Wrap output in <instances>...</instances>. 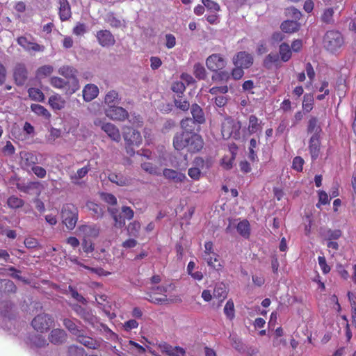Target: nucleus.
I'll return each mask as SVG.
<instances>
[{
    "label": "nucleus",
    "mask_w": 356,
    "mask_h": 356,
    "mask_svg": "<svg viewBox=\"0 0 356 356\" xmlns=\"http://www.w3.org/2000/svg\"><path fill=\"white\" fill-rule=\"evenodd\" d=\"M8 206L12 209H19L24 206V201L15 195H11L7 200Z\"/></svg>",
    "instance_id": "c03bdc74"
},
{
    "label": "nucleus",
    "mask_w": 356,
    "mask_h": 356,
    "mask_svg": "<svg viewBox=\"0 0 356 356\" xmlns=\"http://www.w3.org/2000/svg\"><path fill=\"white\" fill-rule=\"evenodd\" d=\"M244 68H242L241 67H234L231 73H230V78L232 77L234 80H239L241 79L243 75H244Z\"/></svg>",
    "instance_id": "bf43d9fd"
},
{
    "label": "nucleus",
    "mask_w": 356,
    "mask_h": 356,
    "mask_svg": "<svg viewBox=\"0 0 356 356\" xmlns=\"http://www.w3.org/2000/svg\"><path fill=\"white\" fill-rule=\"evenodd\" d=\"M314 97L311 94H305L302 101V108L306 112H310L313 108Z\"/></svg>",
    "instance_id": "8fccbe9b"
},
{
    "label": "nucleus",
    "mask_w": 356,
    "mask_h": 356,
    "mask_svg": "<svg viewBox=\"0 0 356 356\" xmlns=\"http://www.w3.org/2000/svg\"><path fill=\"white\" fill-rule=\"evenodd\" d=\"M54 72V67L50 65H44L36 70V77L39 79H42L46 76H49Z\"/></svg>",
    "instance_id": "a19ab883"
},
{
    "label": "nucleus",
    "mask_w": 356,
    "mask_h": 356,
    "mask_svg": "<svg viewBox=\"0 0 356 356\" xmlns=\"http://www.w3.org/2000/svg\"><path fill=\"white\" fill-rule=\"evenodd\" d=\"M31 111L38 115L44 117L46 119H49L51 117L50 113L43 106L36 104H33L31 106Z\"/></svg>",
    "instance_id": "79ce46f5"
},
{
    "label": "nucleus",
    "mask_w": 356,
    "mask_h": 356,
    "mask_svg": "<svg viewBox=\"0 0 356 356\" xmlns=\"http://www.w3.org/2000/svg\"><path fill=\"white\" fill-rule=\"evenodd\" d=\"M148 298L147 299L149 302L156 304V305H162L168 302L167 296L164 295L162 298L156 297L155 295L149 293L148 294Z\"/></svg>",
    "instance_id": "13d9d810"
},
{
    "label": "nucleus",
    "mask_w": 356,
    "mask_h": 356,
    "mask_svg": "<svg viewBox=\"0 0 356 356\" xmlns=\"http://www.w3.org/2000/svg\"><path fill=\"white\" fill-rule=\"evenodd\" d=\"M334 10L332 8L325 9L321 15V20L325 24H331L333 22Z\"/></svg>",
    "instance_id": "5fc2aeb1"
},
{
    "label": "nucleus",
    "mask_w": 356,
    "mask_h": 356,
    "mask_svg": "<svg viewBox=\"0 0 356 356\" xmlns=\"http://www.w3.org/2000/svg\"><path fill=\"white\" fill-rule=\"evenodd\" d=\"M99 94L98 87L92 83L87 84L83 89V97L86 102H90L95 99Z\"/></svg>",
    "instance_id": "5701e85b"
},
{
    "label": "nucleus",
    "mask_w": 356,
    "mask_h": 356,
    "mask_svg": "<svg viewBox=\"0 0 356 356\" xmlns=\"http://www.w3.org/2000/svg\"><path fill=\"white\" fill-rule=\"evenodd\" d=\"M343 38L337 31H328L323 38L324 47L330 52H336L343 44Z\"/></svg>",
    "instance_id": "0eeeda50"
},
{
    "label": "nucleus",
    "mask_w": 356,
    "mask_h": 356,
    "mask_svg": "<svg viewBox=\"0 0 356 356\" xmlns=\"http://www.w3.org/2000/svg\"><path fill=\"white\" fill-rule=\"evenodd\" d=\"M227 296V291L226 287L223 284H219L216 286L213 291V296L220 300V301H223Z\"/></svg>",
    "instance_id": "37998d69"
},
{
    "label": "nucleus",
    "mask_w": 356,
    "mask_h": 356,
    "mask_svg": "<svg viewBox=\"0 0 356 356\" xmlns=\"http://www.w3.org/2000/svg\"><path fill=\"white\" fill-rule=\"evenodd\" d=\"M50 83L54 88L64 89L65 91L67 88L70 86V83L67 82V81L58 76L51 77L50 79Z\"/></svg>",
    "instance_id": "4c0bfd02"
},
{
    "label": "nucleus",
    "mask_w": 356,
    "mask_h": 356,
    "mask_svg": "<svg viewBox=\"0 0 356 356\" xmlns=\"http://www.w3.org/2000/svg\"><path fill=\"white\" fill-rule=\"evenodd\" d=\"M68 289L71 293L72 297L74 298L76 300L81 303L86 302V298L83 296L79 294L73 286H69Z\"/></svg>",
    "instance_id": "e2e57ef3"
},
{
    "label": "nucleus",
    "mask_w": 356,
    "mask_h": 356,
    "mask_svg": "<svg viewBox=\"0 0 356 356\" xmlns=\"http://www.w3.org/2000/svg\"><path fill=\"white\" fill-rule=\"evenodd\" d=\"M58 73L66 78L70 83L66 90V94L72 95L79 89V80L76 78L77 70L71 66L64 65L58 69Z\"/></svg>",
    "instance_id": "423d86ee"
},
{
    "label": "nucleus",
    "mask_w": 356,
    "mask_h": 356,
    "mask_svg": "<svg viewBox=\"0 0 356 356\" xmlns=\"http://www.w3.org/2000/svg\"><path fill=\"white\" fill-rule=\"evenodd\" d=\"M108 211L114 220V227L118 229L125 225L126 220H130L134 216L133 209L127 206H123L121 212L115 208H108Z\"/></svg>",
    "instance_id": "7ed1b4c3"
},
{
    "label": "nucleus",
    "mask_w": 356,
    "mask_h": 356,
    "mask_svg": "<svg viewBox=\"0 0 356 356\" xmlns=\"http://www.w3.org/2000/svg\"><path fill=\"white\" fill-rule=\"evenodd\" d=\"M188 175L191 179L199 180L201 177L202 172L199 168L193 167L188 169Z\"/></svg>",
    "instance_id": "69168bd1"
},
{
    "label": "nucleus",
    "mask_w": 356,
    "mask_h": 356,
    "mask_svg": "<svg viewBox=\"0 0 356 356\" xmlns=\"http://www.w3.org/2000/svg\"><path fill=\"white\" fill-rule=\"evenodd\" d=\"M202 258L207 265L214 270L219 271L222 268V265L219 260L220 257L217 253L209 254L207 257H202Z\"/></svg>",
    "instance_id": "c85d7f7f"
},
{
    "label": "nucleus",
    "mask_w": 356,
    "mask_h": 356,
    "mask_svg": "<svg viewBox=\"0 0 356 356\" xmlns=\"http://www.w3.org/2000/svg\"><path fill=\"white\" fill-rule=\"evenodd\" d=\"M216 74L212 76V80L219 83H227L230 79V73L226 70L215 72Z\"/></svg>",
    "instance_id": "ea45409f"
},
{
    "label": "nucleus",
    "mask_w": 356,
    "mask_h": 356,
    "mask_svg": "<svg viewBox=\"0 0 356 356\" xmlns=\"http://www.w3.org/2000/svg\"><path fill=\"white\" fill-rule=\"evenodd\" d=\"M4 292L14 293L17 291V286L15 283L9 280H3Z\"/></svg>",
    "instance_id": "052dcab7"
},
{
    "label": "nucleus",
    "mask_w": 356,
    "mask_h": 356,
    "mask_svg": "<svg viewBox=\"0 0 356 356\" xmlns=\"http://www.w3.org/2000/svg\"><path fill=\"white\" fill-rule=\"evenodd\" d=\"M241 125L240 122H236L232 117H226L222 122L221 133L223 138L229 139L240 138V129Z\"/></svg>",
    "instance_id": "39448f33"
},
{
    "label": "nucleus",
    "mask_w": 356,
    "mask_h": 356,
    "mask_svg": "<svg viewBox=\"0 0 356 356\" xmlns=\"http://www.w3.org/2000/svg\"><path fill=\"white\" fill-rule=\"evenodd\" d=\"M224 313L229 320L234 319L235 316L234 304L232 300H229L224 307Z\"/></svg>",
    "instance_id": "a18cd8bd"
},
{
    "label": "nucleus",
    "mask_w": 356,
    "mask_h": 356,
    "mask_svg": "<svg viewBox=\"0 0 356 356\" xmlns=\"http://www.w3.org/2000/svg\"><path fill=\"white\" fill-rule=\"evenodd\" d=\"M120 100L121 98L119 93L115 90H111L106 94L104 102L109 107L116 106V104L120 103Z\"/></svg>",
    "instance_id": "c756f323"
},
{
    "label": "nucleus",
    "mask_w": 356,
    "mask_h": 356,
    "mask_svg": "<svg viewBox=\"0 0 356 356\" xmlns=\"http://www.w3.org/2000/svg\"><path fill=\"white\" fill-rule=\"evenodd\" d=\"M197 122L190 118H186L181 121V127L183 129L181 133H195V125Z\"/></svg>",
    "instance_id": "e433bc0d"
},
{
    "label": "nucleus",
    "mask_w": 356,
    "mask_h": 356,
    "mask_svg": "<svg viewBox=\"0 0 356 356\" xmlns=\"http://www.w3.org/2000/svg\"><path fill=\"white\" fill-rule=\"evenodd\" d=\"M171 88L173 92L177 93L179 95L180 94L181 95L184 93L186 90V86L183 82L176 81L173 83Z\"/></svg>",
    "instance_id": "338daca9"
},
{
    "label": "nucleus",
    "mask_w": 356,
    "mask_h": 356,
    "mask_svg": "<svg viewBox=\"0 0 356 356\" xmlns=\"http://www.w3.org/2000/svg\"><path fill=\"white\" fill-rule=\"evenodd\" d=\"M307 132L312 134V135H316L317 136H321L322 129L320 125L318 124V119L316 117H312L308 122Z\"/></svg>",
    "instance_id": "f704fd0d"
},
{
    "label": "nucleus",
    "mask_w": 356,
    "mask_h": 356,
    "mask_svg": "<svg viewBox=\"0 0 356 356\" xmlns=\"http://www.w3.org/2000/svg\"><path fill=\"white\" fill-rule=\"evenodd\" d=\"M86 32V26L83 23L78 22L73 28V34L79 36L83 35Z\"/></svg>",
    "instance_id": "0e129e2a"
},
{
    "label": "nucleus",
    "mask_w": 356,
    "mask_h": 356,
    "mask_svg": "<svg viewBox=\"0 0 356 356\" xmlns=\"http://www.w3.org/2000/svg\"><path fill=\"white\" fill-rule=\"evenodd\" d=\"M59 17L62 22L68 20L72 16L71 7L67 0H58Z\"/></svg>",
    "instance_id": "aec40b11"
},
{
    "label": "nucleus",
    "mask_w": 356,
    "mask_h": 356,
    "mask_svg": "<svg viewBox=\"0 0 356 356\" xmlns=\"http://www.w3.org/2000/svg\"><path fill=\"white\" fill-rule=\"evenodd\" d=\"M13 79L17 86L24 85L28 79V71L24 63H17L13 69Z\"/></svg>",
    "instance_id": "f8f14e48"
},
{
    "label": "nucleus",
    "mask_w": 356,
    "mask_h": 356,
    "mask_svg": "<svg viewBox=\"0 0 356 356\" xmlns=\"http://www.w3.org/2000/svg\"><path fill=\"white\" fill-rule=\"evenodd\" d=\"M300 26V24L297 21L285 20L281 24L280 29L284 33H293L298 31Z\"/></svg>",
    "instance_id": "a878e982"
},
{
    "label": "nucleus",
    "mask_w": 356,
    "mask_h": 356,
    "mask_svg": "<svg viewBox=\"0 0 356 356\" xmlns=\"http://www.w3.org/2000/svg\"><path fill=\"white\" fill-rule=\"evenodd\" d=\"M253 61V56L247 51H239L232 58L234 66L244 69L250 68L252 65Z\"/></svg>",
    "instance_id": "9b49d317"
},
{
    "label": "nucleus",
    "mask_w": 356,
    "mask_h": 356,
    "mask_svg": "<svg viewBox=\"0 0 356 356\" xmlns=\"http://www.w3.org/2000/svg\"><path fill=\"white\" fill-rule=\"evenodd\" d=\"M54 320L51 315L41 314L32 320L31 325L37 332H44L52 325Z\"/></svg>",
    "instance_id": "6e6552de"
},
{
    "label": "nucleus",
    "mask_w": 356,
    "mask_h": 356,
    "mask_svg": "<svg viewBox=\"0 0 356 356\" xmlns=\"http://www.w3.org/2000/svg\"><path fill=\"white\" fill-rule=\"evenodd\" d=\"M49 104L54 110H61L65 107V101L60 95L56 94L49 97Z\"/></svg>",
    "instance_id": "473e14b6"
},
{
    "label": "nucleus",
    "mask_w": 356,
    "mask_h": 356,
    "mask_svg": "<svg viewBox=\"0 0 356 356\" xmlns=\"http://www.w3.org/2000/svg\"><path fill=\"white\" fill-rule=\"evenodd\" d=\"M62 222L69 230H72L79 219L78 208L71 203L64 204L60 211Z\"/></svg>",
    "instance_id": "f03ea898"
},
{
    "label": "nucleus",
    "mask_w": 356,
    "mask_h": 356,
    "mask_svg": "<svg viewBox=\"0 0 356 356\" xmlns=\"http://www.w3.org/2000/svg\"><path fill=\"white\" fill-rule=\"evenodd\" d=\"M101 198L105 202L111 205H116L117 204V198L115 196L111 193H102L101 194Z\"/></svg>",
    "instance_id": "4d7b16f0"
},
{
    "label": "nucleus",
    "mask_w": 356,
    "mask_h": 356,
    "mask_svg": "<svg viewBox=\"0 0 356 356\" xmlns=\"http://www.w3.org/2000/svg\"><path fill=\"white\" fill-rule=\"evenodd\" d=\"M73 311L86 323L95 326L97 323V317L92 312L79 305L75 304L72 307Z\"/></svg>",
    "instance_id": "ddd939ff"
},
{
    "label": "nucleus",
    "mask_w": 356,
    "mask_h": 356,
    "mask_svg": "<svg viewBox=\"0 0 356 356\" xmlns=\"http://www.w3.org/2000/svg\"><path fill=\"white\" fill-rule=\"evenodd\" d=\"M96 38L99 44L103 47H108L114 45L115 38L108 30H100L97 32Z\"/></svg>",
    "instance_id": "2eb2a0df"
},
{
    "label": "nucleus",
    "mask_w": 356,
    "mask_h": 356,
    "mask_svg": "<svg viewBox=\"0 0 356 356\" xmlns=\"http://www.w3.org/2000/svg\"><path fill=\"white\" fill-rule=\"evenodd\" d=\"M173 146L179 151L186 148L190 153H197L202 149L204 140L196 133H177L173 138Z\"/></svg>",
    "instance_id": "f257e3e1"
},
{
    "label": "nucleus",
    "mask_w": 356,
    "mask_h": 356,
    "mask_svg": "<svg viewBox=\"0 0 356 356\" xmlns=\"http://www.w3.org/2000/svg\"><path fill=\"white\" fill-rule=\"evenodd\" d=\"M104 113L107 118L113 121L123 122L129 117L128 111L118 106L107 107L105 108Z\"/></svg>",
    "instance_id": "9d476101"
},
{
    "label": "nucleus",
    "mask_w": 356,
    "mask_h": 356,
    "mask_svg": "<svg viewBox=\"0 0 356 356\" xmlns=\"http://www.w3.org/2000/svg\"><path fill=\"white\" fill-rule=\"evenodd\" d=\"M142 169L146 172L153 175H160L159 168L149 162H145L141 164Z\"/></svg>",
    "instance_id": "09e8293b"
},
{
    "label": "nucleus",
    "mask_w": 356,
    "mask_h": 356,
    "mask_svg": "<svg viewBox=\"0 0 356 356\" xmlns=\"http://www.w3.org/2000/svg\"><path fill=\"white\" fill-rule=\"evenodd\" d=\"M123 138L125 142L127 152L130 154L134 153V147L141 145L143 138L140 133L131 127H124L123 129Z\"/></svg>",
    "instance_id": "20e7f679"
},
{
    "label": "nucleus",
    "mask_w": 356,
    "mask_h": 356,
    "mask_svg": "<svg viewBox=\"0 0 356 356\" xmlns=\"http://www.w3.org/2000/svg\"><path fill=\"white\" fill-rule=\"evenodd\" d=\"M65 327L73 335L78 337L83 330L80 329L76 323L71 318H64L63 321Z\"/></svg>",
    "instance_id": "7c9ffc66"
},
{
    "label": "nucleus",
    "mask_w": 356,
    "mask_h": 356,
    "mask_svg": "<svg viewBox=\"0 0 356 356\" xmlns=\"http://www.w3.org/2000/svg\"><path fill=\"white\" fill-rule=\"evenodd\" d=\"M202 3L211 13H218L220 9L219 4L212 0H202Z\"/></svg>",
    "instance_id": "3c124183"
},
{
    "label": "nucleus",
    "mask_w": 356,
    "mask_h": 356,
    "mask_svg": "<svg viewBox=\"0 0 356 356\" xmlns=\"http://www.w3.org/2000/svg\"><path fill=\"white\" fill-rule=\"evenodd\" d=\"M141 225L139 221L134 220L129 222L126 227L127 234L134 238H138L140 234Z\"/></svg>",
    "instance_id": "c9c22d12"
},
{
    "label": "nucleus",
    "mask_w": 356,
    "mask_h": 356,
    "mask_svg": "<svg viewBox=\"0 0 356 356\" xmlns=\"http://www.w3.org/2000/svg\"><path fill=\"white\" fill-rule=\"evenodd\" d=\"M262 65L267 70H271L273 67H280L281 66L280 56L276 53L268 54L264 58Z\"/></svg>",
    "instance_id": "6ab92c4d"
},
{
    "label": "nucleus",
    "mask_w": 356,
    "mask_h": 356,
    "mask_svg": "<svg viewBox=\"0 0 356 356\" xmlns=\"http://www.w3.org/2000/svg\"><path fill=\"white\" fill-rule=\"evenodd\" d=\"M280 59L282 62L286 63L292 57V50L289 44L286 42H282L279 46Z\"/></svg>",
    "instance_id": "bb28decb"
},
{
    "label": "nucleus",
    "mask_w": 356,
    "mask_h": 356,
    "mask_svg": "<svg viewBox=\"0 0 356 356\" xmlns=\"http://www.w3.org/2000/svg\"><path fill=\"white\" fill-rule=\"evenodd\" d=\"M108 179L119 186H127L131 184V179L120 173L111 172L108 175Z\"/></svg>",
    "instance_id": "4be33fe9"
},
{
    "label": "nucleus",
    "mask_w": 356,
    "mask_h": 356,
    "mask_svg": "<svg viewBox=\"0 0 356 356\" xmlns=\"http://www.w3.org/2000/svg\"><path fill=\"white\" fill-rule=\"evenodd\" d=\"M191 113L193 118L198 124H204L206 121L204 113L197 104H193L191 107Z\"/></svg>",
    "instance_id": "b1692460"
},
{
    "label": "nucleus",
    "mask_w": 356,
    "mask_h": 356,
    "mask_svg": "<svg viewBox=\"0 0 356 356\" xmlns=\"http://www.w3.org/2000/svg\"><path fill=\"white\" fill-rule=\"evenodd\" d=\"M17 44L25 51L40 52L44 50V46L36 42L29 41L25 36H19L17 38Z\"/></svg>",
    "instance_id": "4468645a"
},
{
    "label": "nucleus",
    "mask_w": 356,
    "mask_h": 356,
    "mask_svg": "<svg viewBox=\"0 0 356 356\" xmlns=\"http://www.w3.org/2000/svg\"><path fill=\"white\" fill-rule=\"evenodd\" d=\"M227 65V61L220 54H213L206 60V65L211 72H218L223 70Z\"/></svg>",
    "instance_id": "1a4fd4ad"
},
{
    "label": "nucleus",
    "mask_w": 356,
    "mask_h": 356,
    "mask_svg": "<svg viewBox=\"0 0 356 356\" xmlns=\"http://www.w3.org/2000/svg\"><path fill=\"white\" fill-rule=\"evenodd\" d=\"M78 230L85 238H95L99 234V229L96 225H81L78 227Z\"/></svg>",
    "instance_id": "412c9836"
},
{
    "label": "nucleus",
    "mask_w": 356,
    "mask_h": 356,
    "mask_svg": "<svg viewBox=\"0 0 356 356\" xmlns=\"http://www.w3.org/2000/svg\"><path fill=\"white\" fill-rule=\"evenodd\" d=\"M304 163L305 161L302 157L296 156L293 159L292 168L297 172H302Z\"/></svg>",
    "instance_id": "6e6d98bb"
},
{
    "label": "nucleus",
    "mask_w": 356,
    "mask_h": 356,
    "mask_svg": "<svg viewBox=\"0 0 356 356\" xmlns=\"http://www.w3.org/2000/svg\"><path fill=\"white\" fill-rule=\"evenodd\" d=\"M194 75L199 80H204L207 77V71L204 67L200 63L194 65Z\"/></svg>",
    "instance_id": "de8ad7c7"
},
{
    "label": "nucleus",
    "mask_w": 356,
    "mask_h": 356,
    "mask_svg": "<svg viewBox=\"0 0 356 356\" xmlns=\"http://www.w3.org/2000/svg\"><path fill=\"white\" fill-rule=\"evenodd\" d=\"M28 93L29 97L33 101L42 102L44 100V95L39 88H30Z\"/></svg>",
    "instance_id": "58836bf2"
},
{
    "label": "nucleus",
    "mask_w": 356,
    "mask_h": 356,
    "mask_svg": "<svg viewBox=\"0 0 356 356\" xmlns=\"http://www.w3.org/2000/svg\"><path fill=\"white\" fill-rule=\"evenodd\" d=\"M228 86L227 85L221 86H214L209 89V93L211 95L226 94L228 92Z\"/></svg>",
    "instance_id": "774afa93"
},
{
    "label": "nucleus",
    "mask_w": 356,
    "mask_h": 356,
    "mask_svg": "<svg viewBox=\"0 0 356 356\" xmlns=\"http://www.w3.org/2000/svg\"><path fill=\"white\" fill-rule=\"evenodd\" d=\"M285 14L287 17H291L293 19V20L297 21V22L302 17L301 12L298 9H297L293 6L286 8Z\"/></svg>",
    "instance_id": "603ef678"
},
{
    "label": "nucleus",
    "mask_w": 356,
    "mask_h": 356,
    "mask_svg": "<svg viewBox=\"0 0 356 356\" xmlns=\"http://www.w3.org/2000/svg\"><path fill=\"white\" fill-rule=\"evenodd\" d=\"M22 160L23 165L26 168H32L35 166V164L40 163L38 155L29 152L23 153Z\"/></svg>",
    "instance_id": "cd10ccee"
},
{
    "label": "nucleus",
    "mask_w": 356,
    "mask_h": 356,
    "mask_svg": "<svg viewBox=\"0 0 356 356\" xmlns=\"http://www.w3.org/2000/svg\"><path fill=\"white\" fill-rule=\"evenodd\" d=\"M261 121L254 115H250L248 118V131L250 135L261 132Z\"/></svg>",
    "instance_id": "393cba45"
},
{
    "label": "nucleus",
    "mask_w": 356,
    "mask_h": 356,
    "mask_svg": "<svg viewBox=\"0 0 356 356\" xmlns=\"http://www.w3.org/2000/svg\"><path fill=\"white\" fill-rule=\"evenodd\" d=\"M318 203L316 204V207L320 208L321 204L325 205L329 204L330 200L328 198V195L324 191H319L318 192Z\"/></svg>",
    "instance_id": "680f3d73"
},
{
    "label": "nucleus",
    "mask_w": 356,
    "mask_h": 356,
    "mask_svg": "<svg viewBox=\"0 0 356 356\" xmlns=\"http://www.w3.org/2000/svg\"><path fill=\"white\" fill-rule=\"evenodd\" d=\"M236 229L241 236L245 238H249L250 236V225L248 220L240 221L236 226Z\"/></svg>",
    "instance_id": "72a5a7b5"
},
{
    "label": "nucleus",
    "mask_w": 356,
    "mask_h": 356,
    "mask_svg": "<svg viewBox=\"0 0 356 356\" xmlns=\"http://www.w3.org/2000/svg\"><path fill=\"white\" fill-rule=\"evenodd\" d=\"M309 150L312 160H316L320 154L321 140L320 136L312 135L309 142Z\"/></svg>",
    "instance_id": "a211bd4d"
},
{
    "label": "nucleus",
    "mask_w": 356,
    "mask_h": 356,
    "mask_svg": "<svg viewBox=\"0 0 356 356\" xmlns=\"http://www.w3.org/2000/svg\"><path fill=\"white\" fill-rule=\"evenodd\" d=\"M175 105L177 108L183 111H186L190 108V104L186 99H182L180 95H177V98L175 99Z\"/></svg>",
    "instance_id": "864d4df0"
},
{
    "label": "nucleus",
    "mask_w": 356,
    "mask_h": 356,
    "mask_svg": "<svg viewBox=\"0 0 356 356\" xmlns=\"http://www.w3.org/2000/svg\"><path fill=\"white\" fill-rule=\"evenodd\" d=\"M76 338L77 341L88 348L95 349L98 347L97 341L92 337L84 335L83 332L81 333Z\"/></svg>",
    "instance_id": "2f4dec72"
},
{
    "label": "nucleus",
    "mask_w": 356,
    "mask_h": 356,
    "mask_svg": "<svg viewBox=\"0 0 356 356\" xmlns=\"http://www.w3.org/2000/svg\"><path fill=\"white\" fill-rule=\"evenodd\" d=\"M90 170V167L89 165H87L76 171V173L74 175L71 176V180L73 183H76V181L83 178L88 172Z\"/></svg>",
    "instance_id": "49530a36"
},
{
    "label": "nucleus",
    "mask_w": 356,
    "mask_h": 356,
    "mask_svg": "<svg viewBox=\"0 0 356 356\" xmlns=\"http://www.w3.org/2000/svg\"><path fill=\"white\" fill-rule=\"evenodd\" d=\"M67 334L63 329L56 328L53 329L49 335V340L54 344H62L67 340Z\"/></svg>",
    "instance_id": "f3484780"
},
{
    "label": "nucleus",
    "mask_w": 356,
    "mask_h": 356,
    "mask_svg": "<svg viewBox=\"0 0 356 356\" xmlns=\"http://www.w3.org/2000/svg\"><path fill=\"white\" fill-rule=\"evenodd\" d=\"M101 128L112 140L117 143L120 141L121 135L118 128L115 124L111 122L103 123Z\"/></svg>",
    "instance_id": "dca6fc26"
}]
</instances>
